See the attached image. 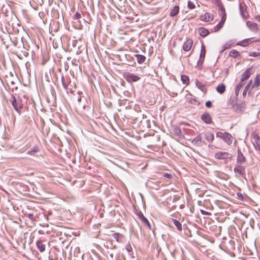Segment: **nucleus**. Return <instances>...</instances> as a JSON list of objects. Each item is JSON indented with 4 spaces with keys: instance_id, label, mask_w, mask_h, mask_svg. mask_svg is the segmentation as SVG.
<instances>
[{
    "instance_id": "nucleus-45",
    "label": "nucleus",
    "mask_w": 260,
    "mask_h": 260,
    "mask_svg": "<svg viewBox=\"0 0 260 260\" xmlns=\"http://www.w3.org/2000/svg\"><path fill=\"white\" fill-rule=\"evenodd\" d=\"M205 105L207 108H211L212 107V102L210 101H208L206 102Z\"/></svg>"
},
{
    "instance_id": "nucleus-2",
    "label": "nucleus",
    "mask_w": 260,
    "mask_h": 260,
    "mask_svg": "<svg viewBox=\"0 0 260 260\" xmlns=\"http://www.w3.org/2000/svg\"><path fill=\"white\" fill-rule=\"evenodd\" d=\"M206 52V47L204 45L202 44L201 49L200 58L197 62V68L199 70H202V66L205 57Z\"/></svg>"
},
{
    "instance_id": "nucleus-35",
    "label": "nucleus",
    "mask_w": 260,
    "mask_h": 260,
    "mask_svg": "<svg viewBox=\"0 0 260 260\" xmlns=\"http://www.w3.org/2000/svg\"><path fill=\"white\" fill-rule=\"evenodd\" d=\"M242 87L243 84L242 83V82H241L237 85V86L235 88V93L237 95L239 93L240 89L242 88Z\"/></svg>"
},
{
    "instance_id": "nucleus-16",
    "label": "nucleus",
    "mask_w": 260,
    "mask_h": 260,
    "mask_svg": "<svg viewBox=\"0 0 260 260\" xmlns=\"http://www.w3.org/2000/svg\"><path fill=\"white\" fill-rule=\"evenodd\" d=\"M42 240L38 241L36 242L37 248L41 252H43L45 250L46 244Z\"/></svg>"
},
{
    "instance_id": "nucleus-15",
    "label": "nucleus",
    "mask_w": 260,
    "mask_h": 260,
    "mask_svg": "<svg viewBox=\"0 0 260 260\" xmlns=\"http://www.w3.org/2000/svg\"><path fill=\"white\" fill-rule=\"evenodd\" d=\"M215 4L218 7V12L220 13V14H226L225 10L221 0H215Z\"/></svg>"
},
{
    "instance_id": "nucleus-48",
    "label": "nucleus",
    "mask_w": 260,
    "mask_h": 260,
    "mask_svg": "<svg viewBox=\"0 0 260 260\" xmlns=\"http://www.w3.org/2000/svg\"><path fill=\"white\" fill-rule=\"evenodd\" d=\"M35 1L40 4V5H42V4H43V0H35Z\"/></svg>"
},
{
    "instance_id": "nucleus-57",
    "label": "nucleus",
    "mask_w": 260,
    "mask_h": 260,
    "mask_svg": "<svg viewBox=\"0 0 260 260\" xmlns=\"http://www.w3.org/2000/svg\"><path fill=\"white\" fill-rule=\"evenodd\" d=\"M142 116H143V118H144V116L146 117V116H145L144 114L142 115Z\"/></svg>"
},
{
    "instance_id": "nucleus-49",
    "label": "nucleus",
    "mask_w": 260,
    "mask_h": 260,
    "mask_svg": "<svg viewBox=\"0 0 260 260\" xmlns=\"http://www.w3.org/2000/svg\"><path fill=\"white\" fill-rule=\"evenodd\" d=\"M237 197H238V198L241 200H243V197H242V195L241 193H237Z\"/></svg>"
},
{
    "instance_id": "nucleus-7",
    "label": "nucleus",
    "mask_w": 260,
    "mask_h": 260,
    "mask_svg": "<svg viewBox=\"0 0 260 260\" xmlns=\"http://www.w3.org/2000/svg\"><path fill=\"white\" fill-rule=\"evenodd\" d=\"M28 50H27V47H22V48L20 47L19 51L17 52L19 54H18L17 55L19 58H21L22 56L27 57L29 55Z\"/></svg>"
},
{
    "instance_id": "nucleus-26",
    "label": "nucleus",
    "mask_w": 260,
    "mask_h": 260,
    "mask_svg": "<svg viewBox=\"0 0 260 260\" xmlns=\"http://www.w3.org/2000/svg\"><path fill=\"white\" fill-rule=\"evenodd\" d=\"M61 79L62 86L65 89H68L69 80L67 78L66 79L63 75H62Z\"/></svg>"
},
{
    "instance_id": "nucleus-55",
    "label": "nucleus",
    "mask_w": 260,
    "mask_h": 260,
    "mask_svg": "<svg viewBox=\"0 0 260 260\" xmlns=\"http://www.w3.org/2000/svg\"><path fill=\"white\" fill-rule=\"evenodd\" d=\"M225 73H226V74H228V69H225Z\"/></svg>"
},
{
    "instance_id": "nucleus-24",
    "label": "nucleus",
    "mask_w": 260,
    "mask_h": 260,
    "mask_svg": "<svg viewBox=\"0 0 260 260\" xmlns=\"http://www.w3.org/2000/svg\"><path fill=\"white\" fill-rule=\"evenodd\" d=\"M204 135L205 138L206 139L208 142L211 143L213 141L214 136L213 133L210 132H207L206 134H205Z\"/></svg>"
},
{
    "instance_id": "nucleus-38",
    "label": "nucleus",
    "mask_w": 260,
    "mask_h": 260,
    "mask_svg": "<svg viewBox=\"0 0 260 260\" xmlns=\"http://www.w3.org/2000/svg\"><path fill=\"white\" fill-rule=\"evenodd\" d=\"M219 247L220 248L223 250L225 253L227 252L226 251V247L225 246V243L224 242H222V243L219 245Z\"/></svg>"
},
{
    "instance_id": "nucleus-1",
    "label": "nucleus",
    "mask_w": 260,
    "mask_h": 260,
    "mask_svg": "<svg viewBox=\"0 0 260 260\" xmlns=\"http://www.w3.org/2000/svg\"><path fill=\"white\" fill-rule=\"evenodd\" d=\"M11 101L14 109L17 113L20 114L21 109L23 106L21 98L19 96L15 97L13 94H11Z\"/></svg>"
},
{
    "instance_id": "nucleus-19",
    "label": "nucleus",
    "mask_w": 260,
    "mask_h": 260,
    "mask_svg": "<svg viewBox=\"0 0 260 260\" xmlns=\"http://www.w3.org/2000/svg\"><path fill=\"white\" fill-rule=\"evenodd\" d=\"M112 237L119 243H122L123 238L122 234L119 233H115L112 234Z\"/></svg>"
},
{
    "instance_id": "nucleus-32",
    "label": "nucleus",
    "mask_w": 260,
    "mask_h": 260,
    "mask_svg": "<svg viewBox=\"0 0 260 260\" xmlns=\"http://www.w3.org/2000/svg\"><path fill=\"white\" fill-rule=\"evenodd\" d=\"M25 216L28 217L32 222L35 221L36 219V216H35L33 213L25 214Z\"/></svg>"
},
{
    "instance_id": "nucleus-56",
    "label": "nucleus",
    "mask_w": 260,
    "mask_h": 260,
    "mask_svg": "<svg viewBox=\"0 0 260 260\" xmlns=\"http://www.w3.org/2000/svg\"><path fill=\"white\" fill-rule=\"evenodd\" d=\"M10 75L12 77H13V74H12L11 72L10 73Z\"/></svg>"
},
{
    "instance_id": "nucleus-8",
    "label": "nucleus",
    "mask_w": 260,
    "mask_h": 260,
    "mask_svg": "<svg viewBox=\"0 0 260 260\" xmlns=\"http://www.w3.org/2000/svg\"><path fill=\"white\" fill-rule=\"evenodd\" d=\"M222 17L220 21L214 27L215 31L219 30L223 25L226 19V14H221Z\"/></svg>"
},
{
    "instance_id": "nucleus-30",
    "label": "nucleus",
    "mask_w": 260,
    "mask_h": 260,
    "mask_svg": "<svg viewBox=\"0 0 260 260\" xmlns=\"http://www.w3.org/2000/svg\"><path fill=\"white\" fill-rule=\"evenodd\" d=\"M181 79L183 83V84L187 85L189 83V78L186 75H182L181 76Z\"/></svg>"
},
{
    "instance_id": "nucleus-31",
    "label": "nucleus",
    "mask_w": 260,
    "mask_h": 260,
    "mask_svg": "<svg viewBox=\"0 0 260 260\" xmlns=\"http://www.w3.org/2000/svg\"><path fill=\"white\" fill-rule=\"evenodd\" d=\"M229 55L234 57H237L240 56V53L236 50H232L229 53Z\"/></svg>"
},
{
    "instance_id": "nucleus-14",
    "label": "nucleus",
    "mask_w": 260,
    "mask_h": 260,
    "mask_svg": "<svg viewBox=\"0 0 260 260\" xmlns=\"http://www.w3.org/2000/svg\"><path fill=\"white\" fill-rule=\"evenodd\" d=\"M251 68H249L244 71L242 74V78L241 79V82L245 81L250 77L251 74Z\"/></svg>"
},
{
    "instance_id": "nucleus-10",
    "label": "nucleus",
    "mask_w": 260,
    "mask_h": 260,
    "mask_svg": "<svg viewBox=\"0 0 260 260\" xmlns=\"http://www.w3.org/2000/svg\"><path fill=\"white\" fill-rule=\"evenodd\" d=\"M193 42L191 39H187L184 43L183 46V49L185 51H189L192 46Z\"/></svg>"
},
{
    "instance_id": "nucleus-60",
    "label": "nucleus",
    "mask_w": 260,
    "mask_h": 260,
    "mask_svg": "<svg viewBox=\"0 0 260 260\" xmlns=\"http://www.w3.org/2000/svg\"><path fill=\"white\" fill-rule=\"evenodd\" d=\"M228 139H229V140H230V138L229 137V138H228Z\"/></svg>"
},
{
    "instance_id": "nucleus-50",
    "label": "nucleus",
    "mask_w": 260,
    "mask_h": 260,
    "mask_svg": "<svg viewBox=\"0 0 260 260\" xmlns=\"http://www.w3.org/2000/svg\"><path fill=\"white\" fill-rule=\"evenodd\" d=\"M252 56H257L258 55H260L259 52H253L252 53Z\"/></svg>"
},
{
    "instance_id": "nucleus-23",
    "label": "nucleus",
    "mask_w": 260,
    "mask_h": 260,
    "mask_svg": "<svg viewBox=\"0 0 260 260\" xmlns=\"http://www.w3.org/2000/svg\"><path fill=\"white\" fill-rule=\"evenodd\" d=\"M171 221H172L173 224L176 226L177 230L179 231H182V224L180 221L177 220V219L171 218Z\"/></svg>"
},
{
    "instance_id": "nucleus-21",
    "label": "nucleus",
    "mask_w": 260,
    "mask_h": 260,
    "mask_svg": "<svg viewBox=\"0 0 260 260\" xmlns=\"http://www.w3.org/2000/svg\"><path fill=\"white\" fill-rule=\"evenodd\" d=\"M180 8L178 6H175L173 7V8L171 10L170 13V16L174 17L176 16L179 12Z\"/></svg>"
},
{
    "instance_id": "nucleus-17",
    "label": "nucleus",
    "mask_w": 260,
    "mask_h": 260,
    "mask_svg": "<svg viewBox=\"0 0 260 260\" xmlns=\"http://www.w3.org/2000/svg\"><path fill=\"white\" fill-rule=\"evenodd\" d=\"M200 19L202 21L208 22L212 20L213 19V17L212 15H210L209 13H206L204 15L200 16Z\"/></svg>"
},
{
    "instance_id": "nucleus-5",
    "label": "nucleus",
    "mask_w": 260,
    "mask_h": 260,
    "mask_svg": "<svg viewBox=\"0 0 260 260\" xmlns=\"http://www.w3.org/2000/svg\"><path fill=\"white\" fill-rule=\"evenodd\" d=\"M215 157L217 159L224 160V162H226L228 158V152L221 151L217 152L215 154Z\"/></svg>"
},
{
    "instance_id": "nucleus-44",
    "label": "nucleus",
    "mask_w": 260,
    "mask_h": 260,
    "mask_svg": "<svg viewBox=\"0 0 260 260\" xmlns=\"http://www.w3.org/2000/svg\"><path fill=\"white\" fill-rule=\"evenodd\" d=\"M228 49V43L224 44L223 46L222 49L220 51V53L221 54L223 52Z\"/></svg>"
},
{
    "instance_id": "nucleus-25",
    "label": "nucleus",
    "mask_w": 260,
    "mask_h": 260,
    "mask_svg": "<svg viewBox=\"0 0 260 260\" xmlns=\"http://www.w3.org/2000/svg\"><path fill=\"white\" fill-rule=\"evenodd\" d=\"M135 56L137 58L138 62L140 64L143 63L146 59V57L143 55L136 54Z\"/></svg>"
},
{
    "instance_id": "nucleus-40",
    "label": "nucleus",
    "mask_w": 260,
    "mask_h": 260,
    "mask_svg": "<svg viewBox=\"0 0 260 260\" xmlns=\"http://www.w3.org/2000/svg\"><path fill=\"white\" fill-rule=\"evenodd\" d=\"M81 14L78 12H76L74 16L73 17V19H74V20H78V19L81 18Z\"/></svg>"
},
{
    "instance_id": "nucleus-9",
    "label": "nucleus",
    "mask_w": 260,
    "mask_h": 260,
    "mask_svg": "<svg viewBox=\"0 0 260 260\" xmlns=\"http://www.w3.org/2000/svg\"><path fill=\"white\" fill-rule=\"evenodd\" d=\"M257 41H258L256 40H252V39H250V38L246 39L244 40H242L241 42L237 43V45L245 47V46H248L249 44H250L251 43L256 42Z\"/></svg>"
},
{
    "instance_id": "nucleus-12",
    "label": "nucleus",
    "mask_w": 260,
    "mask_h": 260,
    "mask_svg": "<svg viewBox=\"0 0 260 260\" xmlns=\"http://www.w3.org/2000/svg\"><path fill=\"white\" fill-rule=\"evenodd\" d=\"M246 25L252 31L256 32L258 30L257 25L253 22L248 21L246 22Z\"/></svg>"
},
{
    "instance_id": "nucleus-42",
    "label": "nucleus",
    "mask_w": 260,
    "mask_h": 260,
    "mask_svg": "<svg viewBox=\"0 0 260 260\" xmlns=\"http://www.w3.org/2000/svg\"><path fill=\"white\" fill-rule=\"evenodd\" d=\"M252 80H250L248 84H247V85L246 86L245 89H246V90H248L249 89H252L251 88V86L252 85Z\"/></svg>"
},
{
    "instance_id": "nucleus-53",
    "label": "nucleus",
    "mask_w": 260,
    "mask_h": 260,
    "mask_svg": "<svg viewBox=\"0 0 260 260\" xmlns=\"http://www.w3.org/2000/svg\"><path fill=\"white\" fill-rule=\"evenodd\" d=\"M247 91H248L247 90H246V89H244V91L243 92V95H246Z\"/></svg>"
},
{
    "instance_id": "nucleus-52",
    "label": "nucleus",
    "mask_w": 260,
    "mask_h": 260,
    "mask_svg": "<svg viewBox=\"0 0 260 260\" xmlns=\"http://www.w3.org/2000/svg\"><path fill=\"white\" fill-rule=\"evenodd\" d=\"M255 19L258 21H260V16L257 15L255 17Z\"/></svg>"
},
{
    "instance_id": "nucleus-4",
    "label": "nucleus",
    "mask_w": 260,
    "mask_h": 260,
    "mask_svg": "<svg viewBox=\"0 0 260 260\" xmlns=\"http://www.w3.org/2000/svg\"><path fill=\"white\" fill-rule=\"evenodd\" d=\"M124 77L128 83L137 82L141 79L139 76L131 73H125Z\"/></svg>"
},
{
    "instance_id": "nucleus-27",
    "label": "nucleus",
    "mask_w": 260,
    "mask_h": 260,
    "mask_svg": "<svg viewBox=\"0 0 260 260\" xmlns=\"http://www.w3.org/2000/svg\"><path fill=\"white\" fill-rule=\"evenodd\" d=\"M216 136L217 137L221 138L223 139L225 142H227V139H228V133L225 132L224 133L222 132H217L216 133Z\"/></svg>"
},
{
    "instance_id": "nucleus-28",
    "label": "nucleus",
    "mask_w": 260,
    "mask_h": 260,
    "mask_svg": "<svg viewBox=\"0 0 260 260\" xmlns=\"http://www.w3.org/2000/svg\"><path fill=\"white\" fill-rule=\"evenodd\" d=\"M199 33L202 37H205L209 34V31L208 29L205 28L200 27L199 28Z\"/></svg>"
},
{
    "instance_id": "nucleus-37",
    "label": "nucleus",
    "mask_w": 260,
    "mask_h": 260,
    "mask_svg": "<svg viewBox=\"0 0 260 260\" xmlns=\"http://www.w3.org/2000/svg\"><path fill=\"white\" fill-rule=\"evenodd\" d=\"M125 249L128 252H130L132 251L133 248L130 244V243H128L126 244L125 246Z\"/></svg>"
},
{
    "instance_id": "nucleus-18",
    "label": "nucleus",
    "mask_w": 260,
    "mask_h": 260,
    "mask_svg": "<svg viewBox=\"0 0 260 260\" xmlns=\"http://www.w3.org/2000/svg\"><path fill=\"white\" fill-rule=\"evenodd\" d=\"M202 135L201 134L197 136L192 141V143L196 145L200 146L201 145L202 143Z\"/></svg>"
},
{
    "instance_id": "nucleus-20",
    "label": "nucleus",
    "mask_w": 260,
    "mask_h": 260,
    "mask_svg": "<svg viewBox=\"0 0 260 260\" xmlns=\"http://www.w3.org/2000/svg\"><path fill=\"white\" fill-rule=\"evenodd\" d=\"M260 85V73L259 74L256 75L254 79V83L251 86V88H254L257 87Z\"/></svg>"
},
{
    "instance_id": "nucleus-36",
    "label": "nucleus",
    "mask_w": 260,
    "mask_h": 260,
    "mask_svg": "<svg viewBox=\"0 0 260 260\" xmlns=\"http://www.w3.org/2000/svg\"><path fill=\"white\" fill-rule=\"evenodd\" d=\"M174 134L177 136H180L181 134V130L179 128L176 127L174 129Z\"/></svg>"
},
{
    "instance_id": "nucleus-22",
    "label": "nucleus",
    "mask_w": 260,
    "mask_h": 260,
    "mask_svg": "<svg viewBox=\"0 0 260 260\" xmlns=\"http://www.w3.org/2000/svg\"><path fill=\"white\" fill-rule=\"evenodd\" d=\"M38 152H39V147L37 146H35L30 150H28L26 153L29 155L35 156Z\"/></svg>"
},
{
    "instance_id": "nucleus-34",
    "label": "nucleus",
    "mask_w": 260,
    "mask_h": 260,
    "mask_svg": "<svg viewBox=\"0 0 260 260\" xmlns=\"http://www.w3.org/2000/svg\"><path fill=\"white\" fill-rule=\"evenodd\" d=\"M141 221L144 223L149 229L151 230V225L146 217L143 218V219L141 220Z\"/></svg>"
},
{
    "instance_id": "nucleus-11",
    "label": "nucleus",
    "mask_w": 260,
    "mask_h": 260,
    "mask_svg": "<svg viewBox=\"0 0 260 260\" xmlns=\"http://www.w3.org/2000/svg\"><path fill=\"white\" fill-rule=\"evenodd\" d=\"M240 10L241 15L244 19H246L248 17V14L247 12L246 7L244 4H241L240 5Z\"/></svg>"
},
{
    "instance_id": "nucleus-51",
    "label": "nucleus",
    "mask_w": 260,
    "mask_h": 260,
    "mask_svg": "<svg viewBox=\"0 0 260 260\" xmlns=\"http://www.w3.org/2000/svg\"><path fill=\"white\" fill-rule=\"evenodd\" d=\"M22 42L23 43V47H27V50H28L29 49V46L28 44H25L23 41L22 40Z\"/></svg>"
},
{
    "instance_id": "nucleus-43",
    "label": "nucleus",
    "mask_w": 260,
    "mask_h": 260,
    "mask_svg": "<svg viewBox=\"0 0 260 260\" xmlns=\"http://www.w3.org/2000/svg\"><path fill=\"white\" fill-rule=\"evenodd\" d=\"M164 177L168 179L173 178V175L170 173H166L163 175Z\"/></svg>"
},
{
    "instance_id": "nucleus-3",
    "label": "nucleus",
    "mask_w": 260,
    "mask_h": 260,
    "mask_svg": "<svg viewBox=\"0 0 260 260\" xmlns=\"http://www.w3.org/2000/svg\"><path fill=\"white\" fill-rule=\"evenodd\" d=\"M252 142L255 150L258 151H260V137L259 135L253 133L252 135Z\"/></svg>"
},
{
    "instance_id": "nucleus-47",
    "label": "nucleus",
    "mask_w": 260,
    "mask_h": 260,
    "mask_svg": "<svg viewBox=\"0 0 260 260\" xmlns=\"http://www.w3.org/2000/svg\"><path fill=\"white\" fill-rule=\"evenodd\" d=\"M7 83L9 84V83H11L12 85L15 84V82L13 80H11L10 79H7L6 80Z\"/></svg>"
},
{
    "instance_id": "nucleus-33",
    "label": "nucleus",
    "mask_w": 260,
    "mask_h": 260,
    "mask_svg": "<svg viewBox=\"0 0 260 260\" xmlns=\"http://www.w3.org/2000/svg\"><path fill=\"white\" fill-rule=\"evenodd\" d=\"M237 160L240 162L242 163L245 161V158L241 153L239 152L237 157Z\"/></svg>"
},
{
    "instance_id": "nucleus-6",
    "label": "nucleus",
    "mask_w": 260,
    "mask_h": 260,
    "mask_svg": "<svg viewBox=\"0 0 260 260\" xmlns=\"http://www.w3.org/2000/svg\"><path fill=\"white\" fill-rule=\"evenodd\" d=\"M201 119L207 124H211L212 122V119L209 113H205L202 115Z\"/></svg>"
},
{
    "instance_id": "nucleus-29",
    "label": "nucleus",
    "mask_w": 260,
    "mask_h": 260,
    "mask_svg": "<svg viewBox=\"0 0 260 260\" xmlns=\"http://www.w3.org/2000/svg\"><path fill=\"white\" fill-rule=\"evenodd\" d=\"M225 88H226L225 85L222 84L221 85H219L216 87V90L219 93L222 94V93H224V91H225Z\"/></svg>"
},
{
    "instance_id": "nucleus-58",
    "label": "nucleus",
    "mask_w": 260,
    "mask_h": 260,
    "mask_svg": "<svg viewBox=\"0 0 260 260\" xmlns=\"http://www.w3.org/2000/svg\"><path fill=\"white\" fill-rule=\"evenodd\" d=\"M235 142H236V141H235V140H234V145H235Z\"/></svg>"
},
{
    "instance_id": "nucleus-46",
    "label": "nucleus",
    "mask_w": 260,
    "mask_h": 260,
    "mask_svg": "<svg viewBox=\"0 0 260 260\" xmlns=\"http://www.w3.org/2000/svg\"><path fill=\"white\" fill-rule=\"evenodd\" d=\"M201 212L203 215H210L211 214L210 213L203 210H201Z\"/></svg>"
},
{
    "instance_id": "nucleus-39",
    "label": "nucleus",
    "mask_w": 260,
    "mask_h": 260,
    "mask_svg": "<svg viewBox=\"0 0 260 260\" xmlns=\"http://www.w3.org/2000/svg\"><path fill=\"white\" fill-rule=\"evenodd\" d=\"M187 7L189 9H193L195 8V5L193 2L188 1L187 4Z\"/></svg>"
},
{
    "instance_id": "nucleus-59",
    "label": "nucleus",
    "mask_w": 260,
    "mask_h": 260,
    "mask_svg": "<svg viewBox=\"0 0 260 260\" xmlns=\"http://www.w3.org/2000/svg\"><path fill=\"white\" fill-rule=\"evenodd\" d=\"M223 240H225V239H226V237H224L223 238Z\"/></svg>"
},
{
    "instance_id": "nucleus-13",
    "label": "nucleus",
    "mask_w": 260,
    "mask_h": 260,
    "mask_svg": "<svg viewBox=\"0 0 260 260\" xmlns=\"http://www.w3.org/2000/svg\"><path fill=\"white\" fill-rule=\"evenodd\" d=\"M195 83L197 87L202 91L204 92V93L207 92V88L205 83L199 81L197 79H196Z\"/></svg>"
},
{
    "instance_id": "nucleus-41",
    "label": "nucleus",
    "mask_w": 260,
    "mask_h": 260,
    "mask_svg": "<svg viewBox=\"0 0 260 260\" xmlns=\"http://www.w3.org/2000/svg\"><path fill=\"white\" fill-rule=\"evenodd\" d=\"M137 215L141 220L145 217L141 211L138 212Z\"/></svg>"
},
{
    "instance_id": "nucleus-54",
    "label": "nucleus",
    "mask_w": 260,
    "mask_h": 260,
    "mask_svg": "<svg viewBox=\"0 0 260 260\" xmlns=\"http://www.w3.org/2000/svg\"><path fill=\"white\" fill-rule=\"evenodd\" d=\"M78 101L79 102H80L81 101V96H80V97H79V98H78Z\"/></svg>"
}]
</instances>
